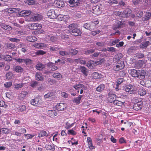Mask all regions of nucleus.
<instances>
[{
    "mask_svg": "<svg viewBox=\"0 0 151 151\" xmlns=\"http://www.w3.org/2000/svg\"><path fill=\"white\" fill-rule=\"evenodd\" d=\"M123 89L127 92L130 94H133L136 92L135 89L132 85L129 84L123 87Z\"/></svg>",
    "mask_w": 151,
    "mask_h": 151,
    "instance_id": "obj_1",
    "label": "nucleus"
},
{
    "mask_svg": "<svg viewBox=\"0 0 151 151\" xmlns=\"http://www.w3.org/2000/svg\"><path fill=\"white\" fill-rule=\"evenodd\" d=\"M131 10L128 8L127 9L122 12L121 17L123 18H127L129 16H131L133 18L135 16V15L131 14Z\"/></svg>",
    "mask_w": 151,
    "mask_h": 151,
    "instance_id": "obj_2",
    "label": "nucleus"
},
{
    "mask_svg": "<svg viewBox=\"0 0 151 151\" xmlns=\"http://www.w3.org/2000/svg\"><path fill=\"white\" fill-rule=\"evenodd\" d=\"M27 26L29 29L33 30L40 29L42 27V25L38 23H30L28 24Z\"/></svg>",
    "mask_w": 151,
    "mask_h": 151,
    "instance_id": "obj_3",
    "label": "nucleus"
},
{
    "mask_svg": "<svg viewBox=\"0 0 151 151\" xmlns=\"http://www.w3.org/2000/svg\"><path fill=\"white\" fill-rule=\"evenodd\" d=\"M47 15L50 18L54 19L57 18V14H55L54 10L50 9L47 13Z\"/></svg>",
    "mask_w": 151,
    "mask_h": 151,
    "instance_id": "obj_4",
    "label": "nucleus"
},
{
    "mask_svg": "<svg viewBox=\"0 0 151 151\" xmlns=\"http://www.w3.org/2000/svg\"><path fill=\"white\" fill-rule=\"evenodd\" d=\"M91 12L93 14H99L101 13L99 6H96L92 7Z\"/></svg>",
    "mask_w": 151,
    "mask_h": 151,
    "instance_id": "obj_5",
    "label": "nucleus"
},
{
    "mask_svg": "<svg viewBox=\"0 0 151 151\" xmlns=\"http://www.w3.org/2000/svg\"><path fill=\"white\" fill-rule=\"evenodd\" d=\"M138 76L137 77L140 79H143L145 78L146 73L143 70H138Z\"/></svg>",
    "mask_w": 151,
    "mask_h": 151,
    "instance_id": "obj_6",
    "label": "nucleus"
},
{
    "mask_svg": "<svg viewBox=\"0 0 151 151\" xmlns=\"http://www.w3.org/2000/svg\"><path fill=\"white\" fill-rule=\"evenodd\" d=\"M134 67L136 68H143L145 66L144 62L143 60H139L135 64Z\"/></svg>",
    "mask_w": 151,
    "mask_h": 151,
    "instance_id": "obj_7",
    "label": "nucleus"
},
{
    "mask_svg": "<svg viewBox=\"0 0 151 151\" xmlns=\"http://www.w3.org/2000/svg\"><path fill=\"white\" fill-rule=\"evenodd\" d=\"M66 104L64 103H60L56 105V109L59 111H63L66 107Z\"/></svg>",
    "mask_w": 151,
    "mask_h": 151,
    "instance_id": "obj_8",
    "label": "nucleus"
},
{
    "mask_svg": "<svg viewBox=\"0 0 151 151\" xmlns=\"http://www.w3.org/2000/svg\"><path fill=\"white\" fill-rule=\"evenodd\" d=\"M124 65L123 62H122L120 63H118L114 67V69L116 71H118L124 68Z\"/></svg>",
    "mask_w": 151,
    "mask_h": 151,
    "instance_id": "obj_9",
    "label": "nucleus"
},
{
    "mask_svg": "<svg viewBox=\"0 0 151 151\" xmlns=\"http://www.w3.org/2000/svg\"><path fill=\"white\" fill-rule=\"evenodd\" d=\"M68 2L70 4V6L73 7L77 6L80 4L78 0L76 1L74 0H69Z\"/></svg>",
    "mask_w": 151,
    "mask_h": 151,
    "instance_id": "obj_10",
    "label": "nucleus"
},
{
    "mask_svg": "<svg viewBox=\"0 0 151 151\" xmlns=\"http://www.w3.org/2000/svg\"><path fill=\"white\" fill-rule=\"evenodd\" d=\"M69 32L72 35L75 36L80 35H81V33L80 30L77 29V28L74 30H73L72 32Z\"/></svg>",
    "mask_w": 151,
    "mask_h": 151,
    "instance_id": "obj_11",
    "label": "nucleus"
},
{
    "mask_svg": "<svg viewBox=\"0 0 151 151\" xmlns=\"http://www.w3.org/2000/svg\"><path fill=\"white\" fill-rule=\"evenodd\" d=\"M73 87L76 89L82 88L84 90H86L87 88L86 86L84 85H83L80 83H78L77 84L74 85L73 86Z\"/></svg>",
    "mask_w": 151,
    "mask_h": 151,
    "instance_id": "obj_12",
    "label": "nucleus"
},
{
    "mask_svg": "<svg viewBox=\"0 0 151 151\" xmlns=\"http://www.w3.org/2000/svg\"><path fill=\"white\" fill-rule=\"evenodd\" d=\"M142 104L141 102H139L134 104L133 107L134 109L138 111L142 107Z\"/></svg>",
    "mask_w": 151,
    "mask_h": 151,
    "instance_id": "obj_13",
    "label": "nucleus"
},
{
    "mask_svg": "<svg viewBox=\"0 0 151 151\" xmlns=\"http://www.w3.org/2000/svg\"><path fill=\"white\" fill-rule=\"evenodd\" d=\"M94 63L93 61L90 60L87 63L86 66L90 69H93L95 67Z\"/></svg>",
    "mask_w": 151,
    "mask_h": 151,
    "instance_id": "obj_14",
    "label": "nucleus"
},
{
    "mask_svg": "<svg viewBox=\"0 0 151 151\" xmlns=\"http://www.w3.org/2000/svg\"><path fill=\"white\" fill-rule=\"evenodd\" d=\"M31 13V11L29 10H23L20 12V15L21 16H28Z\"/></svg>",
    "mask_w": 151,
    "mask_h": 151,
    "instance_id": "obj_15",
    "label": "nucleus"
},
{
    "mask_svg": "<svg viewBox=\"0 0 151 151\" xmlns=\"http://www.w3.org/2000/svg\"><path fill=\"white\" fill-rule=\"evenodd\" d=\"M79 68L83 74L86 76H87L88 75V71L87 69L84 67L81 66Z\"/></svg>",
    "mask_w": 151,
    "mask_h": 151,
    "instance_id": "obj_16",
    "label": "nucleus"
},
{
    "mask_svg": "<svg viewBox=\"0 0 151 151\" xmlns=\"http://www.w3.org/2000/svg\"><path fill=\"white\" fill-rule=\"evenodd\" d=\"M53 77L55 78H56L58 80H61L62 78L61 74L59 73H55L52 75Z\"/></svg>",
    "mask_w": 151,
    "mask_h": 151,
    "instance_id": "obj_17",
    "label": "nucleus"
},
{
    "mask_svg": "<svg viewBox=\"0 0 151 151\" xmlns=\"http://www.w3.org/2000/svg\"><path fill=\"white\" fill-rule=\"evenodd\" d=\"M44 77L42 73H37L36 74V79L37 81H42L44 79Z\"/></svg>",
    "mask_w": 151,
    "mask_h": 151,
    "instance_id": "obj_18",
    "label": "nucleus"
},
{
    "mask_svg": "<svg viewBox=\"0 0 151 151\" xmlns=\"http://www.w3.org/2000/svg\"><path fill=\"white\" fill-rule=\"evenodd\" d=\"M13 69L14 71L17 73H21L23 71V68L20 66H15L13 67Z\"/></svg>",
    "mask_w": 151,
    "mask_h": 151,
    "instance_id": "obj_19",
    "label": "nucleus"
},
{
    "mask_svg": "<svg viewBox=\"0 0 151 151\" xmlns=\"http://www.w3.org/2000/svg\"><path fill=\"white\" fill-rule=\"evenodd\" d=\"M130 74L132 76L134 77H137L138 76V70L135 69H132L130 70Z\"/></svg>",
    "mask_w": 151,
    "mask_h": 151,
    "instance_id": "obj_20",
    "label": "nucleus"
},
{
    "mask_svg": "<svg viewBox=\"0 0 151 151\" xmlns=\"http://www.w3.org/2000/svg\"><path fill=\"white\" fill-rule=\"evenodd\" d=\"M47 66L49 67V69L52 71H55L58 69L57 66L53 65V63H48Z\"/></svg>",
    "mask_w": 151,
    "mask_h": 151,
    "instance_id": "obj_21",
    "label": "nucleus"
},
{
    "mask_svg": "<svg viewBox=\"0 0 151 151\" xmlns=\"http://www.w3.org/2000/svg\"><path fill=\"white\" fill-rule=\"evenodd\" d=\"M47 114L51 117H54L57 115V113L55 110H49Z\"/></svg>",
    "mask_w": 151,
    "mask_h": 151,
    "instance_id": "obj_22",
    "label": "nucleus"
},
{
    "mask_svg": "<svg viewBox=\"0 0 151 151\" xmlns=\"http://www.w3.org/2000/svg\"><path fill=\"white\" fill-rule=\"evenodd\" d=\"M39 100L37 99H31L30 101V103L34 106H37L38 105Z\"/></svg>",
    "mask_w": 151,
    "mask_h": 151,
    "instance_id": "obj_23",
    "label": "nucleus"
},
{
    "mask_svg": "<svg viewBox=\"0 0 151 151\" xmlns=\"http://www.w3.org/2000/svg\"><path fill=\"white\" fill-rule=\"evenodd\" d=\"M82 97V95H79L78 97L74 99L73 102L76 104H78L80 103V101L81 98Z\"/></svg>",
    "mask_w": 151,
    "mask_h": 151,
    "instance_id": "obj_24",
    "label": "nucleus"
},
{
    "mask_svg": "<svg viewBox=\"0 0 151 151\" xmlns=\"http://www.w3.org/2000/svg\"><path fill=\"white\" fill-rule=\"evenodd\" d=\"M48 134L47 133L46 131L42 130L40 131L38 134V137H41L45 136H47Z\"/></svg>",
    "mask_w": 151,
    "mask_h": 151,
    "instance_id": "obj_25",
    "label": "nucleus"
},
{
    "mask_svg": "<svg viewBox=\"0 0 151 151\" xmlns=\"http://www.w3.org/2000/svg\"><path fill=\"white\" fill-rule=\"evenodd\" d=\"M110 102L113 103L114 105L120 106H122L123 104L122 102L116 100L114 101L110 100Z\"/></svg>",
    "mask_w": 151,
    "mask_h": 151,
    "instance_id": "obj_26",
    "label": "nucleus"
},
{
    "mask_svg": "<svg viewBox=\"0 0 151 151\" xmlns=\"http://www.w3.org/2000/svg\"><path fill=\"white\" fill-rule=\"evenodd\" d=\"M27 40L30 42H33L37 40V38L34 36H31L27 37Z\"/></svg>",
    "mask_w": 151,
    "mask_h": 151,
    "instance_id": "obj_27",
    "label": "nucleus"
},
{
    "mask_svg": "<svg viewBox=\"0 0 151 151\" xmlns=\"http://www.w3.org/2000/svg\"><path fill=\"white\" fill-rule=\"evenodd\" d=\"M0 26L2 28L7 30L11 29V27L10 26L4 23H1L0 24Z\"/></svg>",
    "mask_w": 151,
    "mask_h": 151,
    "instance_id": "obj_28",
    "label": "nucleus"
},
{
    "mask_svg": "<svg viewBox=\"0 0 151 151\" xmlns=\"http://www.w3.org/2000/svg\"><path fill=\"white\" fill-rule=\"evenodd\" d=\"M13 74L11 72H9L6 75V78L8 80L12 79L14 76Z\"/></svg>",
    "mask_w": 151,
    "mask_h": 151,
    "instance_id": "obj_29",
    "label": "nucleus"
},
{
    "mask_svg": "<svg viewBox=\"0 0 151 151\" xmlns=\"http://www.w3.org/2000/svg\"><path fill=\"white\" fill-rule=\"evenodd\" d=\"M150 42L149 41H146L145 42H142L140 45V47L142 49H145L147 46L148 45Z\"/></svg>",
    "mask_w": 151,
    "mask_h": 151,
    "instance_id": "obj_30",
    "label": "nucleus"
},
{
    "mask_svg": "<svg viewBox=\"0 0 151 151\" xmlns=\"http://www.w3.org/2000/svg\"><path fill=\"white\" fill-rule=\"evenodd\" d=\"M56 6L59 8H61L64 6V2L62 1H57L56 2Z\"/></svg>",
    "mask_w": 151,
    "mask_h": 151,
    "instance_id": "obj_31",
    "label": "nucleus"
},
{
    "mask_svg": "<svg viewBox=\"0 0 151 151\" xmlns=\"http://www.w3.org/2000/svg\"><path fill=\"white\" fill-rule=\"evenodd\" d=\"M77 27V25L75 24H70L68 26V28L70 30L69 32H72V31L76 28Z\"/></svg>",
    "mask_w": 151,
    "mask_h": 151,
    "instance_id": "obj_32",
    "label": "nucleus"
},
{
    "mask_svg": "<svg viewBox=\"0 0 151 151\" xmlns=\"http://www.w3.org/2000/svg\"><path fill=\"white\" fill-rule=\"evenodd\" d=\"M146 93V91L144 89L140 88L139 89L138 91V93L141 96H143Z\"/></svg>",
    "mask_w": 151,
    "mask_h": 151,
    "instance_id": "obj_33",
    "label": "nucleus"
},
{
    "mask_svg": "<svg viewBox=\"0 0 151 151\" xmlns=\"http://www.w3.org/2000/svg\"><path fill=\"white\" fill-rule=\"evenodd\" d=\"M75 61L76 62L79 63L81 64L84 65L86 63L85 60L81 58L75 59Z\"/></svg>",
    "mask_w": 151,
    "mask_h": 151,
    "instance_id": "obj_34",
    "label": "nucleus"
},
{
    "mask_svg": "<svg viewBox=\"0 0 151 151\" xmlns=\"http://www.w3.org/2000/svg\"><path fill=\"white\" fill-rule=\"evenodd\" d=\"M54 96V93L52 92H50L45 94L44 97L45 99L50 98Z\"/></svg>",
    "mask_w": 151,
    "mask_h": 151,
    "instance_id": "obj_35",
    "label": "nucleus"
},
{
    "mask_svg": "<svg viewBox=\"0 0 151 151\" xmlns=\"http://www.w3.org/2000/svg\"><path fill=\"white\" fill-rule=\"evenodd\" d=\"M45 67V66L40 63H38L36 66V68L37 69L41 70Z\"/></svg>",
    "mask_w": 151,
    "mask_h": 151,
    "instance_id": "obj_36",
    "label": "nucleus"
},
{
    "mask_svg": "<svg viewBox=\"0 0 151 151\" xmlns=\"http://www.w3.org/2000/svg\"><path fill=\"white\" fill-rule=\"evenodd\" d=\"M1 132L4 134H8L9 133L10 130L7 128H3L0 129Z\"/></svg>",
    "mask_w": 151,
    "mask_h": 151,
    "instance_id": "obj_37",
    "label": "nucleus"
},
{
    "mask_svg": "<svg viewBox=\"0 0 151 151\" xmlns=\"http://www.w3.org/2000/svg\"><path fill=\"white\" fill-rule=\"evenodd\" d=\"M14 88L17 89L23 87L24 84L22 83H20L19 84L14 83Z\"/></svg>",
    "mask_w": 151,
    "mask_h": 151,
    "instance_id": "obj_38",
    "label": "nucleus"
},
{
    "mask_svg": "<svg viewBox=\"0 0 151 151\" xmlns=\"http://www.w3.org/2000/svg\"><path fill=\"white\" fill-rule=\"evenodd\" d=\"M151 16L150 12H146L145 15V20H147L149 19Z\"/></svg>",
    "mask_w": 151,
    "mask_h": 151,
    "instance_id": "obj_39",
    "label": "nucleus"
},
{
    "mask_svg": "<svg viewBox=\"0 0 151 151\" xmlns=\"http://www.w3.org/2000/svg\"><path fill=\"white\" fill-rule=\"evenodd\" d=\"M78 51L76 49H71L69 52V55H75L77 54Z\"/></svg>",
    "mask_w": 151,
    "mask_h": 151,
    "instance_id": "obj_40",
    "label": "nucleus"
},
{
    "mask_svg": "<svg viewBox=\"0 0 151 151\" xmlns=\"http://www.w3.org/2000/svg\"><path fill=\"white\" fill-rule=\"evenodd\" d=\"M92 76L94 79H96L99 78L100 75L98 73L94 72L92 73Z\"/></svg>",
    "mask_w": 151,
    "mask_h": 151,
    "instance_id": "obj_41",
    "label": "nucleus"
},
{
    "mask_svg": "<svg viewBox=\"0 0 151 151\" xmlns=\"http://www.w3.org/2000/svg\"><path fill=\"white\" fill-rule=\"evenodd\" d=\"M59 21H62L64 20V19L66 17V16L63 15H57V17Z\"/></svg>",
    "mask_w": 151,
    "mask_h": 151,
    "instance_id": "obj_42",
    "label": "nucleus"
},
{
    "mask_svg": "<svg viewBox=\"0 0 151 151\" xmlns=\"http://www.w3.org/2000/svg\"><path fill=\"white\" fill-rule=\"evenodd\" d=\"M4 59L6 61H11L12 60V57L9 55H6L3 56Z\"/></svg>",
    "mask_w": 151,
    "mask_h": 151,
    "instance_id": "obj_43",
    "label": "nucleus"
},
{
    "mask_svg": "<svg viewBox=\"0 0 151 151\" xmlns=\"http://www.w3.org/2000/svg\"><path fill=\"white\" fill-rule=\"evenodd\" d=\"M68 131L67 133L68 134L75 135L76 134V132L73 129L68 130Z\"/></svg>",
    "mask_w": 151,
    "mask_h": 151,
    "instance_id": "obj_44",
    "label": "nucleus"
},
{
    "mask_svg": "<svg viewBox=\"0 0 151 151\" xmlns=\"http://www.w3.org/2000/svg\"><path fill=\"white\" fill-rule=\"evenodd\" d=\"M12 85V82L10 81L6 82L4 85V86L6 88H9L11 87Z\"/></svg>",
    "mask_w": 151,
    "mask_h": 151,
    "instance_id": "obj_45",
    "label": "nucleus"
},
{
    "mask_svg": "<svg viewBox=\"0 0 151 151\" xmlns=\"http://www.w3.org/2000/svg\"><path fill=\"white\" fill-rule=\"evenodd\" d=\"M28 93L26 91H22L19 94V97L22 98H24L27 94Z\"/></svg>",
    "mask_w": 151,
    "mask_h": 151,
    "instance_id": "obj_46",
    "label": "nucleus"
},
{
    "mask_svg": "<svg viewBox=\"0 0 151 151\" xmlns=\"http://www.w3.org/2000/svg\"><path fill=\"white\" fill-rule=\"evenodd\" d=\"M58 35H57V37H54L53 36H51L50 37V40L52 42H54L59 40Z\"/></svg>",
    "mask_w": 151,
    "mask_h": 151,
    "instance_id": "obj_47",
    "label": "nucleus"
},
{
    "mask_svg": "<svg viewBox=\"0 0 151 151\" xmlns=\"http://www.w3.org/2000/svg\"><path fill=\"white\" fill-rule=\"evenodd\" d=\"M104 88V84H101L98 87L96 88V90L98 91H102Z\"/></svg>",
    "mask_w": 151,
    "mask_h": 151,
    "instance_id": "obj_48",
    "label": "nucleus"
},
{
    "mask_svg": "<svg viewBox=\"0 0 151 151\" xmlns=\"http://www.w3.org/2000/svg\"><path fill=\"white\" fill-rule=\"evenodd\" d=\"M24 136L25 137V139L27 140L29 139H32L34 136V135L29 134H24Z\"/></svg>",
    "mask_w": 151,
    "mask_h": 151,
    "instance_id": "obj_49",
    "label": "nucleus"
},
{
    "mask_svg": "<svg viewBox=\"0 0 151 151\" xmlns=\"http://www.w3.org/2000/svg\"><path fill=\"white\" fill-rule=\"evenodd\" d=\"M34 17H35V21L40 20L42 18V16L38 14H35Z\"/></svg>",
    "mask_w": 151,
    "mask_h": 151,
    "instance_id": "obj_50",
    "label": "nucleus"
},
{
    "mask_svg": "<svg viewBox=\"0 0 151 151\" xmlns=\"http://www.w3.org/2000/svg\"><path fill=\"white\" fill-rule=\"evenodd\" d=\"M59 53L60 55L63 56H67L69 55V52L65 51H60Z\"/></svg>",
    "mask_w": 151,
    "mask_h": 151,
    "instance_id": "obj_51",
    "label": "nucleus"
},
{
    "mask_svg": "<svg viewBox=\"0 0 151 151\" xmlns=\"http://www.w3.org/2000/svg\"><path fill=\"white\" fill-rule=\"evenodd\" d=\"M38 82L36 81H33L30 84V86L33 88H35L37 86Z\"/></svg>",
    "mask_w": 151,
    "mask_h": 151,
    "instance_id": "obj_52",
    "label": "nucleus"
},
{
    "mask_svg": "<svg viewBox=\"0 0 151 151\" xmlns=\"http://www.w3.org/2000/svg\"><path fill=\"white\" fill-rule=\"evenodd\" d=\"M19 47L22 48L21 51L23 52H25L26 51V49L24 48L25 47V45L23 44H21L19 46Z\"/></svg>",
    "mask_w": 151,
    "mask_h": 151,
    "instance_id": "obj_53",
    "label": "nucleus"
},
{
    "mask_svg": "<svg viewBox=\"0 0 151 151\" xmlns=\"http://www.w3.org/2000/svg\"><path fill=\"white\" fill-rule=\"evenodd\" d=\"M37 88L40 91H43L44 89V88L42 84H38Z\"/></svg>",
    "mask_w": 151,
    "mask_h": 151,
    "instance_id": "obj_54",
    "label": "nucleus"
},
{
    "mask_svg": "<svg viewBox=\"0 0 151 151\" xmlns=\"http://www.w3.org/2000/svg\"><path fill=\"white\" fill-rule=\"evenodd\" d=\"M96 45L100 48L101 47L104 46L105 45V43L103 42H97Z\"/></svg>",
    "mask_w": 151,
    "mask_h": 151,
    "instance_id": "obj_55",
    "label": "nucleus"
},
{
    "mask_svg": "<svg viewBox=\"0 0 151 151\" xmlns=\"http://www.w3.org/2000/svg\"><path fill=\"white\" fill-rule=\"evenodd\" d=\"M8 12L9 13H13L17 11V10L15 8H10L8 10Z\"/></svg>",
    "mask_w": 151,
    "mask_h": 151,
    "instance_id": "obj_56",
    "label": "nucleus"
},
{
    "mask_svg": "<svg viewBox=\"0 0 151 151\" xmlns=\"http://www.w3.org/2000/svg\"><path fill=\"white\" fill-rule=\"evenodd\" d=\"M116 95L115 94H112L110 95L109 97V101L110 102V101H114L115 100V99L116 98Z\"/></svg>",
    "mask_w": 151,
    "mask_h": 151,
    "instance_id": "obj_57",
    "label": "nucleus"
},
{
    "mask_svg": "<svg viewBox=\"0 0 151 151\" xmlns=\"http://www.w3.org/2000/svg\"><path fill=\"white\" fill-rule=\"evenodd\" d=\"M46 52L43 50H39L36 52V54L37 55H43L45 54Z\"/></svg>",
    "mask_w": 151,
    "mask_h": 151,
    "instance_id": "obj_58",
    "label": "nucleus"
},
{
    "mask_svg": "<svg viewBox=\"0 0 151 151\" xmlns=\"http://www.w3.org/2000/svg\"><path fill=\"white\" fill-rule=\"evenodd\" d=\"M103 138V136L102 134H99L96 137V139L99 141H101Z\"/></svg>",
    "mask_w": 151,
    "mask_h": 151,
    "instance_id": "obj_59",
    "label": "nucleus"
},
{
    "mask_svg": "<svg viewBox=\"0 0 151 151\" xmlns=\"http://www.w3.org/2000/svg\"><path fill=\"white\" fill-rule=\"evenodd\" d=\"M104 61V58H101L100 60L99 61H96L95 62V64L99 65L101 64Z\"/></svg>",
    "mask_w": 151,
    "mask_h": 151,
    "instance_id": "obj_60",
    "label": "nucleus"
},
{
    "mask_svg": "<svg viewBox=\"0 0 151 151\" xmlns=\"http://www.w3.org/2000/svg\"><path fill=\"white\" fill-rule=\"evenodd\" d=\"M143 0H132L133 3L134 5H137L141 2Z\"/></svg>",
    "mask_w": 151,
    "mask_h": 151,
    "instance_id": "obj_61",
    "label": "nucleus"
},
{
    "mask_svg": "<svg viewBox=\"0 0 151 151\" xmlns=\"http://www.w3.org/2000/svg\"><path fill=\"white\" fill-rule=\"evenodd\" d=\"M15 60L17 62L19 63H24L25 59L16 58Z\"/></svg>",
    "mask_w": 151,
    "mask_h": 151,
    "instance_id": "obj_62",
    "label": "nucleus"
},
{
    "mask_svg": "<svg viewBox=\"0 0 151 151\" xmlns=\"http://www.w3.org/2000/svg\"><path fill=\"white\" fill-rule=\"evenodd\" d=\"M47 146V148L48 150H54L55 149L53 145H48Z\"/></svg>",
    "mask_w": 151,
    "mask_h": 151,
    "instance_id": "obj_63",
    "label": "nucleus"
},
{
    "mask_svg": "<svg viewBox=\"0 0 151 151\" xmlns=\"http://www.w3.org/2000/svg\"><path fill=\"white\" fill-rule=\"evenodd\" d=\"M19 110L21 112H23L26 109V107L25 106L22 105L20 106L19 107Z\"/></svg>",
    "mask_w": 151,
    "mask_h": 151,
    "instance_id": "obj_64",
    "label": "nucleus"
}]
</instances>
